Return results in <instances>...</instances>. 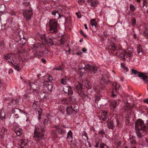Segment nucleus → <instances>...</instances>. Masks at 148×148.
Wrapping results in <instances>:
<instances>
[{
	"label": "nucleus",
	"mask_w": 148,
	"mask_h": 148,
	"mask_svg": "<svg viewBox=\"0 0 148 148\" xmlns=\"http://www.w3.org/2000/svg\"><path fill=\"white\" fill-rule=\"evenodd\" d=\"M136 133L138 137L142 136V133L145 129V126L143 121L140 119L137 120L135 124Z\"/></svg>",
	"instance_id": "nucleus-1"
},
{
	"label": "nucleus",
	"mask_w": 148,
	"mask_h": 148,
	"mask_svg": "<svg viewBox=\"0 0 148 148\" xmlns=\"http://www.w3.org/2000/svg\"><path fill=\"white\" fill-rule=\"evenodd\" d=\"M44 127H41L39 125H36L35 126L34 131V138L37 140H40L43 139L44 137Z\"/></svg>",
	"instance_id": "nucleus-2"
},
{
	"label": "nucleus",
	"mask_w": 148,
	"mask_h": 148,
	"mask_svg": "<svg viewBox=\"0 0 148 148\" xmlns=\"http://www.w3.org/2000/svg\"><path fill=\"white\" fill-rule=\"evenodd\" d=\"M49 24L50 26L49 31L51 33L56 32L57 29L58 23L55 19L52 18L49 20Z\"/></svg>",
	"instance_id": "nucleus-3"
},
{
	"label": "nucleus",
	"mask_w": 148,
	"mask_h": 148,
	"mask_svg": "<svg viewBox=\"0 0 148 148\" xmlns=\"http://www.w3.org/2000/svg\"><path fill=\"white\" fill-rule=\"evenodd\" d=\"M33 14L32 10L31 8L24 10L23 14L24 18L26 20H29L32 16Z\"/></svg>",
	"instance_id": "nucleus-4"
},
{
	"label": "nucleus",
	"mask_w": 148,
	"mask_h": 148,
	"mask_svg": "<svg viewBox=\"0 0 148 148\" xmlns=\"http://www.w3.org/2000/svg\"><path fill=\"white\" fill-rule=\"evenodd\" d=\"M41 45L39 43L35 44L33 45V50H35L36 53L40 56H42L43 54L42 51L39 50L41 49Z\"/></svg>",
	"instance_id": "nucleus-5"
},
{
	"label": "nucleus",
	"mask_w": 148,
	"mask_h": 148,
	"mask_svg": "<svg viewBox=\"0 0 148 148\" xmlns=\"http://www.w3.org/2000/svg\"><path fill=\"white\" fill-rule=\"evenodd\" d=\"M86 67L92 73H95L97 72V67L94 65L90 66L88 64Z\"/></svg>",
	"instance_id": "nucleus-6"
},
{
	"label": "nucleus",
	"mask_w": 148,
	"mask_h": 148,
	"mask_svg": "<svg viewBox=\"0 0 148 148\" xmlns=\"http://www.w3.org/2000/svg\"><path fill=\"white\" fill-rule=\"evenodd\" d=\"M132 49H128L126 50L124 52V58L131 57L132 56Z\"/></svg>",
	"instance_id": "nucleus-7"
},
{
	"label": "nucleus",
	"mask_w": 148,
	"mask_h": 148,
	"mask_svg": "<svg viewBox=\"0 0 148 148\" xmlns=\"http://www.w3.org/2000/svg\"><path fill=\"white\" fill-rule=\"evenodd\" d=\"M87 2L91 7L95 8L98 4L97 0H86Z\"/></svg>",
	"instance_id": "nucleus-8"
},
{
	"label": "nucleus",
	"mask_w": 148,
	"mask_h": 148,
	"mask_svg": "<svg viewBox=\"0 0 148 148\" xmlns=\"http://www.w3.org/2000/svg\"><path fill=\"white\" fill-rule=\"evenodd\" d=\"M14 55L11 53H8L4 55V58L8 61L9 62L12 63V60Z\"/></svg>",
	"instance_id": "nucleus-9"
},
{
	"label": "nucleus",
	"mask_w": 148,
	"mask_h": 148,
	"mask_svg": "<svg viewBox=\"0 0 148 148\" xmlns=\"http://www.w3.org/2000/svg\"><path fill=\"white\" fill-rule=\"evenodd\" d=\"M66 113L69 115L72 114H75L76 113L75 110L73 108L72 106H68L66 109Z\"/></svg>",
	"instance_id": "nucleus-10"
},
{
	"label": "nucleus",
	"mask_w": 148,
	"mask_h": 148,
	"mask_svg": "<svg viewBox=\"0 0 148 148\" xmlns=\"http://www.w3.org/2000/svg\"><path fill=\"white\" fill-rule=\"evenodd\" d=\"M63 89L65 93H68L69 95L73 94L72 91L70 86H64L63 87Z\"/></svg>",
	"instance_id": "nucleus-11"
},
{
	"label": "nucleus",
	"mask_w": 148,
	"mask_h": 148,
	"mask_svg": "<svg viewBox=\"0 0 148 148\" xmlns=\"http://www.w3.org/2000/svg\"><path fill=\"white\" fill-rule=\"evenodd\" d=\"M55 132L54 133L56 134H58L61 135L64 132V131L62 130V127L59 126H57L55 128Z\"/></svg>",
	"instance_id": "nucleus-12"
},
{
	"label": "nucleus",
	"mask_w": 148,
	"mask_h": 148,
	"mask_svg": "<svg viewBox=\"0 0 148 148\" xmlns=\"http://www.w3.org/2000/svg\"><path fill=\"white\" fill-rule=\"evenodd\" d=\"M29 142L27 140L23 139L21 140V143L19 144V146L21 148H23L25 146L27 145Z\"/></svg>",
	"instance_id": "nucleus-13"
},
{
	"label": "nucleus",
	"mask_w": 148,
	"mask_h": 148,
	"mask_svg": "<svg viewBox=\"0 0 148 148\" xmlns=\"http://www.w3.org/2000/svg\"><path fill=\"white\" fill-rule=\"evenodd\" d=\"M52 14L53 16L55 18H56L57 19L61 18L62 16V15H60L58 11L56 10H54L52 12Z\"/></svg>",
	"instance_id": "nucleus-14"
},
{
	"label": "nucleus",
	"mask_w": 148,
	"mask_h": 148,
	"mask_svg": "<svg viewBox=\"0 0 148 148\" xmlns=\"http://www.w3.org/2000/svg\"><path fill=\"white\" fill-rule=\"evenodd\" d=\"M137 50L138 55L142 54L143 53H145V51L143 49L142 46L140 45H138L137 47Z\"/></svg>",
	"instance_id": "nucleus-15"
},
{
	"label": "nucleus",
	"mask_w": 148,
	"mask_h": 148,
	"mask_svg": "<svg viewBox=\"0 0 148 148\" xmlns=\"http://www.w3.org/2000/svg\"><path fill=\"white\" fill-rule=\"evenodd\" d=\"M5 114L3 109H2L0 110V119L2 120H4L5 119Z\"/></svg>",
	"instance_id": "nucleus-16"
},
{
	"label": "nucleus",
	"mask_w": 148,
	"mask_h": 148,
	"mask_svg": "<svg viewBox=\"0 0 148 148\" xmlns=\"http://www.w3.org/2000/svg\"><path fill=\"white\" fill-rule=\"evenodd\" d=\"M101 117L103 121H105L108 119L107 112L105 111H103L101 113Z\"/></svg>",
	"instance_id": "nucleus-17"
},
{
	"label": "nucleus",
	"mask_w": 148,
	"mask_h": 148,
	"mask_svg": "<svg viewBox=\"0 0 148 148\" xmlns=\"http://www.w3.org/2000/svg\"><path fill=\"white\" fill-rule=\"evenodd\" d=\"M44 88L45 90H47L49 92H51L53 86L51 84L47 83L46 85L44 86Z\"/></svg>",
	"instance_id": "nucleus-18"
},
{
	"label": "nucleus",
	"mask_w": 148,
	"mask_h": 148,
	"mask_svg": "<svg viewBox=\"0 0 148 148\" xmlns=\"http://www.w3.org/2000/svg\"><path fill=\"white\" fill-rule=\"evenodd\" d=\"M14 132L17 136H19L21 135L22 132L21 129L18 128L15 129L14 128Z\"/></svg>",
	"instance_id": "nucleus-19"
},
{
	"label": "nucleus",
	"mask_w": 148,
	"mask_h": 148,
	"mask_svg": "<svg viewBox=\"0 0 148 148\" xmlns=\"http://www.w3.org/2000/svg\"><path fill=\"white\" fill-rule=\"evenodd\" d=\"M138 76L139 77L141 78L144 81H145L147 78H148V77L147 75L143 73H138Z\"/></svg>",
	"instance_id": "nucleus-20"
},
{
	"label": "nucleus",
	"mask_w": 148,
	"mask_h": 148,
	"mask_svg": "<svg viewBox=\"0 0 148 148\" xmlns=\"http://www.w3.org/2000/svg\"><path fill=\"white\" fill-rule=\"evenodd\" d=\"M142 143L141 144L143 146L147 147L148 146V138H144L143 139Z\"/></svg>",
	"instance_id": "nucleus-21"
},
{
	"label": "nucleus",
	"mask_w": 148,
	"mask_h": 148,
	"mask_svg": "<svg viewBox=\"0 0 148 148\" xmlns=\"http://www.w3.org/2000/svg\"><path fill=\"white\" fill-rule=\"evenodd\" d=\"M93 90L96 93H100L102 90V88L94 86L93 87Z\"/></svg>",
	"instance_id": "nucleus-22"
},
{
	"label": "nucleus",
	"mask_w": 148,
	"mask_h": 148,
	"mask_svg": "<svg viewBox=\"0 0 148 148\" xmlns=\"http://www.w3.org/2000/svg\"><path fill=\"white\" fill-rule=\"evenodd\" d=\"M116 104L117 103L116 102L114 101H112L110 106V109L114 110V109L116 107Z\"/></svg>",
	"instance_id": "nucleus-23"
},
{
	"label": "nucleus",
	"mask_w": 148,
	"mask_h": 148,
	"mask_svg": "<svg viewBox=\"0 0 148 148\" xmlns=\"http://www.w3.org/2000/svg\"><path fill=\"white\" fill-rule=\"evenodd\" d=\"M72 133L71 130H70L67 134V136L66 137V139L67 140H70L72 139L73 137L72 136Z\"/></svg>",
	"instance_id": "nucleus-24"
},
{
	"label": "nucleus",
	"mask_w": 148,
	"mask_h": 148,
	"mask_svg": "<svg viewBox=\"0 0 148 148\" xmlns=\"http://www.w3.org/2000/svg\"><path fill=\"white\" fill-rule=\"evenodd\" d=\"M80 94L83 99L84 100H86L88 98V96L86 93L83 92H81Z\"/></svg>",
	"instance_id": "nucleus-25"
},
{
	"label": "nucleus",
	"mask_w": 148,
	"mask_h": 148,
	"mask_svg": "<svg viewBox=\"0 0 148 148\" xmlns=\"http://www.w3.org/2000/svg\"><path fill=\"white\" fill-rule=\"evenodd\" d=\"M49 45L52 46L53 45V42L52 39L49 38H47V40L45 41Z\"/></svg>",
	"instance_id": "nucleus-26"
},
{
	"label": "nucleus",
	"mask_w": 148,
	"mask_h": 148,
	"mask_svg": "<svg viewBox=\"0 0 148 148\" xmlns=\"http://www.w3.org/2000/svg\"><path fill=\"white\" fill-rule=\"evenodd\" d=\"M39 102L38 101H34L32 106V108L34 109H36L39 107Z\"/></svg>",
	"instance_id": "nucleus-27"
},
{
	"label": "nucleus",
	"mask_w": 148,
	"mask_h": 148,
	"mask_svg": "<svg viewBox=\"0 0 148 148\" xmlns=\"http://www.w3.org/2000/svg\"><path fill=\"white\" fill-rule=\"evenodd\" d=\"M90 23L91 25L92 26H95L96 27V25H97V23L95 19H92L90 20Z\"/></svg>",
	"instance_id": "nucleus-28"
},
{
	"label": "nucleus",
	"mask_w": 148,
	"mask_h": 148,
	"mask_svg": "<svg viewBox=\"0 0 148 148\" xmlns=\"http://www.w3.org/2000/svg\"><path fill=\"white\" fill-rule=\"evenodd\" d=\"M43 123L45 126L46 125H48V124L50 123L49 119L48 117H46L45 119L43 122Z\"/></svg>",
	"instance_id": "nucleus-29"
},
{
	"label": "nucleus",
	"mask_w": 148,
	"mask_h": 148,
	"mask_svg": "<svg viewBox=\"0 0 148 148\" xmlns=\"http://www.w3.org/2000/svg\"><path fill=\"white\" fill-rule=\"evenodd\" d=\"M109 49H110L114 51H115L117 49V47L115 45L110 46L109 47Z\"/></svg>",
	"instance_id": "nucleus-30"
},
{
	"label": "nucleus",
	"mask_w": 148,
	"mask_h": 148,
	"mask_svg": "<svg viewBox=\"0 0 148 148\" xmlns=\"http://www.w3.org/2000/svg\"><path fill=\"white\" fill-rule=\"evenodd\" d=\"M108 128L111 129H113V126H114V124L113 121H110L108 124Z\"/></svg>",
	"instance_id": "nucleus-31"
},
{
	"label": "nucleus",
	"mask_w": 148,
	"mask_h": 148,
	"mask_svg": "<svg viewBox=\"0 0 148 148\" xmlns=\"http://www.w3.org/2000/svg\"><path fill=\"white\" fill-rule=\"evenodd\" d=\"M61 102L62 104L64 105H68L69 103V101L66 99H62L61 100Z\"/></svg>",
	"instance_id": "nucleus-32"
},
{
	"label": "nucleus",
	"mask_w": 148,
	"mask_h": 148,
	"mask_svg": "<svg viewBox=\"0 0 148 148\" xmlns=\"http://www.w3.org/2000/svg\"><path fill=\"white\" fill-rule=\"evenodd\" d=\"M66 76L63 77L61 79V83L63 84H66Z\"/></svg>",
	"instance_id": "nucleus-33"
},
{
	"label": "nucleus",
	"mask_w": 148,
	"mask_h": 148,
	"mask_svg": "<svg viewBox=\"0 0 148 148\" xmlns=\"http://www.w3.org/2000/svg\"><path fill=\"white\" fill-rule=\"evenodd\" d=\"M40 37L41 38L45 41L46 40H47V39L48 38L46 34H45L41 35Z\"/></svg>",
	"instance_id": "nucleus-34"
},
{
	"label": "nucleus",
	"mask_w": 148,
	"mask_h": 148,
	"mask_svg": "<svg viewBox=\"0 0 148 148\" xmlns=\"http://www.w3.org/2000/svg\"><path fill=\"white\" fill-rule=\"evenodd\" d=\"M82 88V85L81 84H79L76 87V89L78 92Z\"/></svg>",
	"instance_id": "nucleus-35"
},
{
	"label": "nucleus",
	"mask_w": 148,
	"mask_h": 148,
	"mask_svg": "<svg viewBox=\"0 0 148 148\" xmlns=\"http://www.w3.org/2000/svg\"><path fill=\"white\" fill-rule=\"evenodd\" d=\"M125 107L126 108H125V110L126 111H128L131 109V107L130 106L129 104L128 103H127L126 104H125Z\"/></svg>",
	"instance_id": "nucleus-36"
},
{
	"label": "nucleus",
	"mask_w": 148,
	"mask_h": 148,
	"mask_svg": "<svg viewBox=\"0 0 148 148\" xmlns=\"http://www.w3.org/2000/svg\"><path fill=\"white\" fill-rule=\"evenodd\" d=\"M113 86H115V91L117 92V90H118L120 87V85L118 84L117 82H115Z\"/></svg>",
	"instance_id": "nucleus-37"
},
{
	"label": "nucleus",
	"mask_w": 148,
	"mask_h": 148,
	"mask_svg": "<svg viewBox=\"0 0 148 148\" xmlns=\"http://www.w3.org/2000/svg\"><path fill=\"white\" fill-rule=\"evenodd\" d=\"M130 143L133 145H134L136 143V141H135V138L133 137L130 138Z\"/></svg>",
	"instance_id": "nucleus-38"
},
{
	"label": "nucleus",
	"mask_w": 148,
	"mask_h": 148,
	"mask_svg": "<svg viewBox=\"0 0 148 148\" xmlns=\"http://www.w3.org/2000/svg\"><path fill=\"white\" fill-rule=\"evenodd\" d=\"M100 148H109V147L103 143H101Z\"/></svg>",
	"instance_id": "nucleus-39"
},
{
	"label": "nucleus",
	"mask_w": 148,
	"mask_h": 148,
	"mask_svg": "<svg viewBox=\"0 0 148 148\" xmlns=\"http://www.w3.org/2000/svg\"><path fill=\"white\" fill-rule=\"evenodd\" d=\"M98 133L102 137H103V135H104L105 134V132L102 129L99 131L98 132Z\"/></svg>",
	"instance_id": "nucleus-40"
},
{
	"label": "nucleus",
	"mask_w": 148,
	"mask_h": 148,
	"mask_svg": "<svg viewBox=\"0 0 148 148\" xmlns=\"http://www.w3.org/2000/svg\"><path fill=\"white\" fill-rule=\"evenodd\" d=\"M121 66L123 67V69L126 71V72H128V71L129 69L126 66H124V65H123L122 64H121Z\"/></svg>",
	"instance_id": "nucleus-41"
},
{
	"label": "nucleus",
	"mask_w": 148,
	"mask_h": 148,
	"mask_svg": "<svg viewBox=\"0 0 148 148\" xmlns=\"http://www.w3.org/2000/svg\"><path fill=\"white\" fill-rule=\"evenodd\" d=\"M10 14L12 16H14L16 15V12L13 10H12L10 12Z\"/></svg>",
	"instance_id": "nucleus-42"
},
{
	"label": "nucleus",
	"mask_w": 148,
	"mask_h": 148,
	"mask_svg": "<svg viewBox=\"0 0 148 148\" xmlns=\"http://www.w3.org/2000/svg\"><path fill=\"white\" fill-rule=\"evenodd\" d=\"M130 8L132 11H134L135 10V8L134 6L132 4L130 5Z\"/></svg>",
	"instance_id": "nucleus-43"
},
{
	"label": "nucleus",
	"mask_w": 148,
	"mask_h": 148,
	"mask_svg": "<svg viewBox=\"0 0 148 148\" xmlns=\"http://www.w3.org/2000/svg\"><path fill=\"white\" fill-rule=\"evenodd\" d=\"M78 2L79 4L82 5L85 2L84 0H78Z\"/></svg>",
	"instance_id": "nucleus-44"
},
{
	"label": "nucleus",
	"mask_w": 148,
	"mask_h": 148,
	"mask_svg": "<svg viewBox=\"0 0 148 148\" xmlns=\"http://www.w3.org/2000/svg\"><path fill=\"white\" fill-rule=\"evenodd\" d=\"M41 112H42V110L41 109L40 110V111H38V115H39L38 119H40L41 118Z\"/></svg>",
	"instance_id": "nucleus-45"
},
{
	"label": "nucleus",
	"mask_w": 148,
	"mask_h": 148,
	"mask_svg": "<svg viewBox=\"0 0 148 148\" xmlns=\"http://www.w3.org/2000/svg\"><path fill=\"white\" fill-rule=\"evenodd\" d=\"M86 82L87 83V85H88V86H87V85H86V84L85 86H86V87L87 88H89V89L91 88V86H90V84H89V82H88L87 81H86Z\"/></svg>",
	"instance_id": "nucleus-46"
},
{
	"label": "nucleus",
	"mask_w": 148,
	"mask_h": 148,
	"mask_svg": "<svg viewBox=\"0 0 148 148\" xmlns=\"http://www.w3.org/2000/svg\"><path fill=\"white\" fill-rule=\"evenodd\" d=\"M23 4L25 6H28L29 8H30L29 7V4L28 2H24L23 3Z\"/></svg>",
	"instance_id": "nucleus-47"
},
{
	"label": "nucleus",
	"mask_w": 148,
	"mask_h": 148,
	"mask_svg": "<svg viewBox=\"0 0 148 148\" xmlns=\"http://www.w3.org/2000/svg\"><path fill=\"white\" fill-rule=\"evenodd\" d=\"M132 73L134 74H137V72L135 70L133 69H132L131 70Z\"/></svg>",
	"instance_id": "nucleus-48"
},
{
	"label": "nucleus",
	"mask_w": 148,
	"mask_h": 148,
	"mask_svg": "<svg viewBox=\"0 0 148 148\" xmlns=\"http://www.w3.org/2000/svg\"><path fill=\"white\" fill-rule=\"evenodd\" d=\"M143 6H145L146 7H147V2L146 0H143Z\"/></svg>",
	"instance_id": "nucleus-49"
},
{
	"label": "nucleus",
	"mask_w": 148,
	"mask_h": 148,
	"mask_svg": "<svg viewBox=\"0 0 148 148\" xmlns=\"http://www.w3.org/2000/svg\"><path fill=\"white\" fill-rule=\"evenodd\" d=\"M65 41V40L63 38H61L60 40V43L62 44H64Z\"/></svg>",
	"instance_id": "nucleus-50"
},
{
	"label": "nucleus",
	"mask_w": 148,
	"mask_h": 148,
	"mask_svg": "<svg viewBox=\"0 0 148 148\" xmlns=\"http://www.w3.org/2000/svg\"><path fill=\"white\" fill-rule=\"evenodd\" d=\"M14 119H17L19 117L18 115L17 114H15L14 115Z\"/></svg>",
	"instance_id": "nucleus-51"
},
{
	"label": "nucleus",
	"mask_w": 148,
	"mask_h": 148,
	"mask_svg": "<svg viewBox=\"0 0 148 148\" xmlns=\"http://www.w3.org/2000/svg\"><path fill=\"white\" fill-rule=\"evenodd\" d=\"M75 54L80 56H82V53L81 52H77Z\"/></svg>",
	"instance_id": "nucleus-52"
},
{
	"label": "nucleus",
	"mask_w": 148,
	"mask_h": 148,
	"mask_svg": "<svg viewBox=\"0 0 148 148\" xmlns=\"http://www.w3.org/2000/svg\"><path fill=\"white\" fill-rule=\"evenodd\" d=\"M82 51L83 52L86 53L87 52V50L85 48H84L82 49Z\"/></svg>",
	"instance_id": "nucleus-53"
},
{
	"label": "nucleus",
	"mask_w": 148,
	"mask_h": 148,
	"mask_svg": "<svg viewBox=\"0 0 148 148\" xmlns=\"http://www.w3.org/2000/svg\"><path fill=\"white\" fill-rule=\"evenodd\" d=\"M14 68L17 71H19V66L18 65L14 66Z\"/></svg>",
	"instance_id": "nucleus-54"
},
{
	"label": "nucleus",
	"mask_w": 148,
	"mask_h": 148,
	"mask_svg": "<svg viewBox=\"0 0 148 148\" xmlns=\"http://www.w3.org/2000/svg\"><path fill=\"white\" fill-rule=\"evenodd\" d=\"M76 14L77 15V17L78 18H81V15L78 13H76Z\"/></svg>",
	"instance_id": "nucleus-55"
},
{
	"label": "nucleus",
	"mask_w": 148,
	"mask_h": 148,
	"mask_svg": "<svg viewBox=\"0 0 148 148\" xmlns=\"http://www.w3.org/2000/svg\"><path fill=\"white\" fill-rule=\"evenodd\" d=\"M101 99H100V98L99 97H96V99H95V102H97V101H99V100H100Z\"/></svg>",
	"instance_id": "nucleus-56"
},
{
	"label": "nucleus",
	"mask_w": 148,
	"mask_h": 148,
	"mask_svg": "<svg viewBox=\"0 0 148 148\" xmlns=\"http://www.w3.org/2000/svg\"><path fill=\"white\" fill-rule=\"evenodd\" d=\"M15 109L16 110H17V109H12L11 110V112L12 113H13V114H14L15 113V112H16V111H15Z\"/></svg>",
	"instance_id": "nucleus-57"
},
{
	"label": "nucleus",
	"mask_w": 148,
	"mask_h": 148,
	"mask_svg": "<svg viewBox=\"0 0 148 148\" xmlns=\"http://www.w3.org/2000/svg\"><path fill=\"white\" fill-rule=\"evenodd\" d=\"M97 105H98V108H101V107H103V106L102 104H100L99 105H98V103H97Z\"/></svg>",
	"instance_id": "nucleus-58"
},
{
	"label": "nucleus",
	"mask_w": 148,
	"mask_h": 148,
	"mask_svg": "<svg viewBox=\"0 0 148 148\" xmlns=\"http://www.w3.org/2000/svg\"><path fill=\"white\" fill-rule=\"evenodd\" d=\"M116 95H115L114 93V91H112L111 96L112 97H114Z\"/></svg>",
	"instance_id": "nucleus-59"
},
{
	"label": "nucleus",
	"mask_w": 148,
	"mask_h": 148,
	"mask_svg": "<svg viewBox=\"0 0 148 148\" xmlns=\"http://www.w3.org/2000/svg\"><path fill=\"white\" fill-rule=\"evenodd\" d=\"M61 67H59L58 68H56L54 69L55 70H61Z\"/></svg>",
	"instance_id": "nucleus-60"
},
{
	"label": "nucleus",
	"mask_w": 148,
	"mask_h": 148,
	"mask_svg": "<svg viewBox=\"0 0 148 148\" xmlns=\"http://www.w3.org/2000/svg\"><path fill=\"white\" fill-rule=\"evenodd\" d=\"M132 23L134 24L136 23V20L135 19L133 18L132 20Z\"/></svg>",
	"instance_id": "nucleus-61"
},
{
	"label": "nucleus",
	"mask_w": 148,
	"mask_h": 148,
	"mask_svg": "<svg viewBox=\"0 0 148 148\" xmlns=\"http://www.w3.org/2000/svg\"><path fill=\"white\" fill-rule=\"evenodd\" d=\"M143 101L144 103H147L148 104V99H146L145 100H144Z\"/></svg>",
	"instance_id": "nucleus-62"
},
{
	"label": "nucleus",
	"mask_w": 148,
	"mask_h": 148,
	"mask_svg": "<svg viewBox=\"0 0 148 148\" xmlns=\"http://www.w3.org/2000/svg\"><path fill=\"white\" fill-rule=\"evenodd\" d=\"M48 79L49 81H51L52 79V77L51 76H49L48 78Z\"/></svg>",
	"instance_id": "nucleus-63"
},
{
	"label": "nucleus",
	"mask_w": 148,
	"mask_h": 148,
	"mask_svg": "<svg viewBox=\"0 0 148 148\" xmlns=\"http://www.w3.org/2000/svg\"><path fill=\"white\" fill-rule=\"evenodd\" d=\"M42 61L44 63H45L46 62V61L44 59H42Z\"/></svg>",
	"instance_id": "nucleus-64"
}]
</instances>
